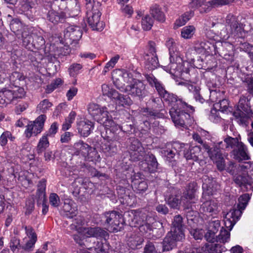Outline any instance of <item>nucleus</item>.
Here are the masks:
<instances>
[{
  "mask_svg": "<svg viewBox=\"0 0 253 253\" xmlns=\"http://www.w3.org/2000/svg\"><path fill=\"white\" fill-rule=\"evenodd\" d=\"M194 111V107L187 103V106L170 108L169 113L175 125L184 127L193 123V118L190 113Z\"/></svg>",
  "mask_w": 253,
  "mask_h": 253,
  "instance_id": "f257e3e1",
  "label": "nucleus"
},
{
  "mask_svg": "<svg viewBox=\"0 0 253 253\" xmlns=\"http://www.w3.org/2000/svg\"><path fill=\"white\" fill-rule=\"evenodd\" d=\"M21 35L23 45L28 49L44 48L45 42L40 32L37 31L30 32L26 28L22 31Z\"/></svg>",
  "mask_w": 253,
  "mask_h": 253,
  "instance_id": "f03ea898",
  "label": "nucleus"
},
{
  "mask_svg": "<svg viewBox=\"0 0 253 253\" xmlns=\"http://www.w3.org/2000/svg\"><path fill=\"white\" fill-rule=\"evenodd\" d=\"M101 221L108 231L117 232L123 228L124 219L116 211L106 212L101 216Z\"/></svg>",
  "mask_w": 253,
  "mask_h": 253,
  "instance_id": "7ed1b4c3",
  "label": "nucleus"
},
{
  "mask_svg": "<svg viewBox=\"0 0 253 253\" xmlns=\"http://www.w3.org/2000/svg\"><path fill=\"white\" fill-rule=\"evenodd\" d=\"M87 110L94 120L104 126H110L113 124V120L108 116V113L113 112L114 110L108 109L106 107L100 108L97 104L90 103Z\"/></svg>",
  "mask_w": 253,
  "mask_h": 253,
  "instance_id": "20e7f679",
  "label": "nucleus"
},
{
  "mask_svg": "<svg viewBox=\"0 0 253 253\" xmlns=\"http://www.w3.org/2000/svg\"><path fill=\"white\" fill-rule=\"evenodd\" d=\"M149 215L136 211H131L125 213V219L130 226L139 227L140 232L145 233L146 227V217Z\"/></svg>",
  "mask_w": 253,
  "mask_h": 253,
  "instance_id": "39448f33",
  "label": "nucleus"
},
{
  "mask_svg": "<svg viewBox=\"0 0 253 253\" xmlns=\"http://www.w3.org/2000/svg\"><path fill=\"white\" fill-rule=\"evenodd\" d=\"M235 164L230 162L229 164V167L227 168L228 172L233 175V181L242 190L244 191H248L249 188H252V185L253 184V178H252L249 174L243 173L242 174L235 175Z\"/></svg>",
  "mask_w": 253,
  "mask_h": 253,
  "instance_id": "423d86ee",
  "label": "nucleus"
},
{
  "mask_svg": "<svg viewBox=\"0 0 253 253\" xmlns=\"http://www.w3.org/2000/svg\"><path fill=\"white\" fill-rule=\"evenodd\" d=\"M102 90L104 95L114 99L118 106H129L131 104V100L128 96L120 94L115 89L110 88L107 84H104L102 85Z\"/></svg>",
  "mask_w": 253,
  "mask_h": 253,
  "instance_id": "0eeeda50",
  "label": "nucleus"
},
{
  "mask_svg": "<svg viewBox=\"0 0 253 253\" xmlns=\"http://www.w3.org/2000/svg\"><path fill=\"white\" fill-rule=\"evenodd\" d=\"M129 141L130 144L129 146V150L130 159L135 162L144 159L146 154L141 142L134 137L130 138Z\"/></svg>",
  "mask_w": 253,
  "mask_h": 253,
  "instance_id": "6e6552de",
  "label": "nucleus"
},
{
  "mask_svg": "<svg viewBox=\"0 0 253 253\" xmlns=\"http://www.w3.org/2000/svg\"><path fill=\"white\" fill-rule=\"evenodd\" d=\"M126 89V92L139 98L144 97L147 93L146 85L144 83L140 80L134 79L130 84L127 85Z\"/></svg>",
  "mask_w": 253,
  "mask_h": 253,
  "instance_id": "1a4fd4ad",
  "label": "nucleus"
},
{
  "mask_svg": "<svg viewBox=\"0 0 253 253\" xmlns=\"http://www.w3.org/2000/svg\"><path fill=\"white\" fill-rule=\"evenodd\" d=\"M45 119V115H41L35 121L30 122L25 131L26 137L30 138L33 134L36 135L41 133L43 127Z\"/></svg>",
  "mask_w": 253,
  "mask_h": 253,
  "instance_id": "9d476101",
  "label": "nucleus"
},
{
  "mask_svg": "<svg viewBox=\"0 0 253 253\" xmlns=\"http://www.w3.org/2000/svg\"><path fill=\"white\" fill-rule=\"evenodd\" d=\"M101 14L97 9L92 7L91 10H88L86 12L87 22L89 26L93 30L102 31L103 29V23L100 21Z\"/></svg>",
  "mask_w": 253,
  "mask_h": 253,
  "instance_id": "9b49d317",
  "label": "nucleus"
},
{
  "mask_svg": "<svg viewBox=\"0 0 253 253\" xmlns=\"http://www.w3.org/2000/svg\"><path fill=\"white\" fill-rule=\"evenodd\" d=\"M154 44L153 42H149V52L146 54L144 56L145 68L149 71H152L159 66L158 59L156 54V49Z\"/></svg>",
  "mask_w": 253,
  "mask_h": 253,
  "instance_id": "f8f14e48",
  "label": "nucleus"
},
{
  "mask_svg": "<svg viewBox=\"0 0 253 253\" xmlns=\"http://www.w3.org/2000/svg\"><path fill=\"white\" fill-rule=\"evenodd\" d=\"M179 151H183V156L187 161H198L201 155L200 146L191 147L188 144H181Z\"/></svg>",
  "mask_w": 253,
  "mask_h": 253,
  "instance_id": "ddd939ff",
  "label": "nucleus"
},
{
  "mask_svg": "<svg viewBox=\"0 0 253 253\" xmlns=\"http://www.w3.org/2000/svg\"><path fill=\"white\" fill-rule=\"evenodd\" d=\"M185 238L182 235L169 232L162 242L163 252H168L175 248L178 242H182Z\"/></svg>",
  "mask_w": 253,
  "mask_h": 253,
  "instance_id": "4468645a",
  "label": "nucleus"
},
{
  "mask_svg": "<svg viewBox=\"0 0 253 253\" xmlns=\"http://www.w3.org/2000/svg\"><path fill=\"white\" fill-rule=\"evenodd\" d=\"M82 36V31L79 27L69 26L64 31V38L67 43H77Z\"/></svg>",
  "mask_w": 253,
  "mask_h": 253,
  "instance_id": "2eb2a0df",
  "label": "nucleus"
},
{
  "mask_svg": "<svg viewBox=\"0 0 253 253\" xmlns=\"http://www.w3.org/2000/svg\"><path fill=\"white\" fill-rule=\"evenodd\" d=\"M159 95L171 107V108L174 107L187 106V103L185 101L178 98L176 95L169 92L165 88Z\"/></svg>",
  "mask_w": 253,
  "mask_h": 253,
  "instance_id": "dca6fc26",
  "label": "nucleus"
},
{
  "mask_svg": "<svg viewBox=\"0 0 253 253\" xmlns=\"http://www.w3.org/2000/svg\"><path fill=\"white\" fill-rule=\"evenodd\" d=\"M146 227L147 230H145V233L149 232L150 234L155 233H158V236L161 237L163 233V223L157 221L156 219L151 215H148L146 217Z\"/></svg>",
  "mask_w": 253,
  "mask_h": 253,
  "instance_id": "f3484780",
  "label": "nucleus"
},
{
  "mask_svg": "<svg viewBox=\"0 0 253 253\" xmlns=\"http://www.w3.org/2000/svg\"><path fill=\"white\" fill-rule=\"evenodd\" d=\"M133 79L131 73L127 72L123 73L119 78L114 80V84L120 91L126 92V84H131Z\"/></svg>",
  "mask_w": 253,
  "mask_h": 253,
  "instance_id": "a211bd4d",
  "label": "nucleus"
},
{
  "mask_svg": "<svg viewBox=\"0 0 253 253\" xmlns=\"http://www.w3.org/2000/svg\"><path fill=\"white\" fill-rule=\"evenodd\" d=\"M231 153L233 159L238 162L250 159L248 149L243 142L237 148L232 150Z\"/></svg>",
  "mask_w": 253,
  "mask_h": 253,
  "instance_id": "6ab92c4d",
  "label": "nucleus"
},
{
  "mask_svg": "<svg viewBox=\"0 0 253 253\" xmlns=\"http://www.w3.org/2000/svg\"><path fill=\"white\" fill-rule=\"evenodd\" d=\"M218 211L217 203L214 200H209L204 202L200 208V211L207 216L216 214Z\"/></svg>",
  "mask_w": 253,
  "mask_h": 253,
  "instance_id": "aec40b11",
  "label": "nucleus"
},
{
  "mask_svg": "<svg viewBox=\"0 0 253 253\" xmlns=\"http://www.w3.org/2000/svg\"><path fill=\"white\" fill-rule=\"evenodd\" d=\"M94 126V123L88 120L81 121L77 124L78 133L84 137L88 136L90 134Z\"/></svg>",
  "mask_w": 253,
  "mask_h": 253,
  "instance_id": "412c9836",
  "label": "nucleus"
},
{
  "mask_svg": "<svg viewBox=\"0 0 253 253\" xmlns=\"http://www.w3.org/2000/svg\"><path fill=\"white\" fill-rule=\"evenodd\" d=\"M242 211L238 209H233L226 214H224V222L226 227L230 230L234 225L236 220L238 219L241 215Z\"/></svg>",
  "mask_w": 253,
  "mask_h": 253,
  "instance_id": "4be33fe9",
  "label": "nucleus"
},
{
  "mask_svg": "<svg viewBox=\"0 0 253 253\" xmlns=\"http://www.w3.org/2000/svg\"><path fill=\"white\" fill-rule=\"evenodd\" d=\"M226 27L231 34H236L240 32L242 29L241 24L235 16L229 14L226 18Z\"/></svg>",
  "mask_w": 253,
  "mask_h": 253,
  "instance_id": "5701e85b",
  "label": "nucleus"
},
{
  "mask_svg": "<svg viewBox=\"0 0 253 253\" xmlns=\"http://www.w3.org/2000/svg\"><path fill=\"white\" fill-rule=\"evenodd\" d=\"M184 226V224L183 222L182 217L179 214L175 215L174 217L171 229L169 232L177 235H180V236L182 235L183 237L185 238Z\"/></svg>",
  "mask_w": 253,
  "mask_h": 253,
  "instance_id": "b1692460",
  "label": "nucleus"
},
{
  "mask_svg": "<svg viewBox=\"0 0 253 253\" xmlns=\"http://www.w3.org/2000/svg\"><path fill=\"white\" fill-rule=\"evenodd\" d=\"M218 146L215 145L212 147H210L207 144H203V148L208 153L209 157L212 161L216 160L217 158H219L222 156L220 148H223L224 144L222 142L218 143Z\"/></svg>",
  "mask_w": 253,
  "mask_h": 253,
  "instance_id": "393cba45",
  "label": "nucleus"
},
{
  "mask_svg": "<svg viewBox=\"0 0 253 253\" xmlns=\"http://www.w3.org/2000/svg\"><path fill=\"white\" fill-rule=\"evenodd\" d=\"M195 202H186L184 205V210L186 214L187 221L190 224V221L194 222L197 218L198 212L196 211L197 208L195 204Z\"/></svg>",
  "mask_w": 253,
  "mask_h": 253,
  "instance_id": "a878e982",
  "label": "nucleus"
},
{
  "mask_svg": "<svg viewBox=\"0 0 253 253\" xmlns=\"http://www.w3.org/2000/svg\"><path fill=\"white\" fill-rule=\"evenodd\" d=\"M215 45L205 40L198 41L195 46V50L197 52H204L208 54H212V50L215 51Z\"/></svg>",
  "mask_w": 253,
  "mask_h": 253,
  "instance_id": "bb28decb",
  "label": "nucleus"
},
{
  "mask_svg": "<svg viewBox=\"0 0 253 253\" xmlns=\"http://www.w3.org/2000/svg\"><path fill=\"white\" fill-rule=\"evenodd\" d=\"M73 148L75 151V155L77 156L82 155L84 157H86L88 155L91 147L87 144L80 140L74 143Z\"/></svg>",
  "mask_w": 253,
  "mask_h": 253,
  "instance_id": "cd10ccee",
  "label": "nucleus"
},
{
  "mask_svg": "<svg viewBox=\"0 0 253 253\" xmlns=\"http://www.w3.org/2000/svg\"><path fill=\"white\" fill-rule=\"evenodd\" d=\"M65 18L66 14L62 11H57L52 9L49 10L47 13V20L54 25L62 22Z\"/></svg>",
  "mask_w": 253,
  "mask_h": 253,
  "instance_id": "c85d7f7f",
  "label": "nucleus"
},
{
  "mask_svg": "<svg viewBox=\"0 0 253 253\" xmlns=\"http://www.w3.org/2000/svg\"><path fill=\"white\" fill-rule=\"evenodd\" d=\"M86 234L88 237H94L97 239L104 238L109 236L108 232L104 229L99 227H90L87 229Z\"/></svg>",
  "mask_w": 253,
  "mask_h": 253,
  "instance_id": "c756f323",
  "label": "nucleus"
},
{
  "mask_svg": "<svg viewBox=\"0 0 253 253\" xmlns=\"http://www.w3.org/2000/svg\"><path fill=\"white\" fill-rule=\"evenodd\" d=\"M191 5L199 9L201 13H208L211 11L209 0H192Z\"/></svg>",
  "mask_w": 253,
  "mask_h": 253,
  "instance_id": "7c9ffc66",
  "label": "nucleus"
},
{
  "mask_svg": "<svg viewBox=\"0 0 253 253\" xmlns=\"http://www.w3.org/2000/svg\"><path fill=\"white\" fill-rule=\"evenodd\" d=\"M128 237L127 244L133 250L139 249L143 242V239L135 233H130L127 235Z\"/></svg>",
  "mask_w": 253,
  "mask_h": 253,
  "instance_id": "2f4dec72",
  "label": "nucleus"
},
{
  "mask_svg": "<svg viewBox=\"0 0 253 253\" xmlns=\"http://www.w3.org/2000/svg\"><path fill=\"white\" fill-rule=\"evenodd\" d=\"M63 211L65 212L64 215L68 218H73L78 214L77 207L73 201L65 202L63 206Z\"/></svg>",
  "mask_w": 253,
  "mask_h": 253,
  "instance_id": "473e14b6",
  "label": "nucleus"
},
{
  "mask_svg": "<svg viewBox=\"0 0 253 253\" xmlns=\"http://www.w3.org/2000/svg\"><path fill=\"white\" fill-rule=\"evenodd\" d=\"M14 92L12 90L3 89L0 91V105H4L14 101Z\"/></svg>",
  "mask_w": 253,
  "mask_h": 253,
  "instance_id": "72a5a7b5",
  "label": "nucleus"
},
{
  "mask_svg": "<svg viewBox=\"0 0 253 253\" xmlns=\"http://www.w3.org/2000/svg\"><path fill=\"white\" fill-rule=\"evenodd\" d=\"M224 142L225 145L226 149H231L234 150L237 148L240 144L242 143L241 141V137H232L227 136L224 139Z\"/></svg>",
  "mask_w": 253,
  "mask_h": 253,
  "instance_id": "f704fd0d",
  "label": "nucleus"
},
{
  "mask_svg": "<svg viewBox=\"0 0 253 253\" xmlns=\"http://www.w3.org/2000/svg\"><path fill=\"white\" fill-rule=\"evenodd\" d=\"M227 47H230L231 46L226 43H217V44L215 45L214 54H218L220 56H223L224 58L230 60L232 57L226 51Z\"/></svg>",
  "mask_w": 253,
  "mask_h": 253,
  "instance_id": "c9c22d12",
  "label": "nucleus"
},
{
  "mask_svg": "<svg viewBox=\"0 0 253 253\" xmlns=\"http://www.w3.org/2000/svg\"><path fill=\"white\" fill-rule=\"evenodd\" d=\"M205 250L208 253H222L227 250L223 245L218 244V242L207 244Z\"/></svg>",
  "mask_w": 253,
  "mask_h": 253,
  "instance_id": "e433bc0d",
  "label": "nucleus"
},
{
  "mask_svg": "<svg viewBox=\"0 0 253 253\" xmlns=\"http://www.w3.org/2000/svg\"><path fill=\"white\" fill-rule=\"evenodd\" d=\"M150 12L153 17L156 20L161 22L165 21V15L161 11L159 5L157 4L152 5L150 9Z\"/></svg>",
  "mask_w": 253,
  "mask_h": 253,
  "instance_id": "4c0bfd02",
  "label": "nucleus"
},
{
  "mask_svg": "<svg viewBox=\"0 0 253 253\" xmlns=\"http://www.w3.org/2000/svg\"><path fill=\"white\" fill-rule=\"evenodd\" d=\"M180 144L181 143H174L172 145V149L167 148L166 149H164L162 151V154L166 157H167V159L169 161H172V159L174 158L175 154L177 152V150H176V148H179L180 149Z\"/></svg>",
  "mask_w": 253,
  "mask_h": 253,
  "instance_id": "58836bf2",
  "label": "nucleus"
},
{
  "mask_svg": "<svg viewBox=\"0 0 253 253\" xmlns=\"http://www.w3.org/2000/svg\"><path fill=\"white\" fill-rule=\"evenodd\" d=\"M131 186L137 193H143L148 188L147 183L145 181L139 179L132 180Z\"/></svg>",
  "mask_w": 253,
  "mask_h": 253,
  "instance_id": "ea45409f",
  "label": "nucleus"
},
{
  "mask_svg": "<svg viewBox=\"0 0 253 253\" xmlns=\"http://www.w3.org/2000/svg\"><path fill=\"white\" fill-rule=\"evenodd\" d=\"M194 15V12L192 10L185 12L175 22V26L177 27H181L185 25Z\"/></svg>",
  "mask_w": 253,
  "mask_h": 253,
  "instance_id": "a19ab883",
  "label": "nucleus"
},
{
  "mask_svg": "<svg viewBox=\"0 0 253 253\" xmlns=\"http://www.w3.org/2000/svg\"><path fill=\"white\" fill-rule=\"evenodd\" d=\"M241 81L247 92L253 95V77L249 75L242 77Z\"/></svg>",
  "mask_w": 253,
  "mask_h": 253,
  "instance_id": "79ce46f5",
  "label": "nucleus"
},
{
  "mask_svg": "<svg viewBox=\"0 0 253 253\" xmlns=\"http://www.w3.org/2000/svg\"><path fill=\"white\" fill-rule=\"evenodd\" d=\"M46 180L42 179L38 184L36 196L39 200H44L45 197Z\"/></svg>",
  "mask_w": 253,
  "mask_h": 253,
  "instance_id": "37998d69",
  "label": "nucleus"
},
{
  "mask_svg": "<svg viewBox=\"0 0 253 253\" xmlns=\"http://www.w3.org/2000/svg\"><path fill=\"white\" fill-rule=\"evenodd\" d=\"M146 160L149 166L150 173L154 172L157 169L158 163L155 156L152 153H148L146 156Z\"/></svg>",
  "mask_w": 253,
  "mask_h": 253,
  "instance_id": "c03bdc74",
  "label": "nucleus"
},
{
  "mask_svg": "<svg viewBox=\"0 0 253 253\" xmlns=\"http://www.w3.org/2000/svg\"><path fill=\"white\" fill-rule=\"evenodd\" d=\"M191 88L189 91L192 93L194 98L197 101H199L201 103L205 102V99L200 93L201 88L197 85L195 84H193L192 86H189Z\"/></svg>",
  "mask_w": 253,
  "mask_h": 253,
  "instance_id": "a18cd8bd",
  "label": "nucleus"
},
{
  "mask_svg": "<svg viewBox=\"0 0 253 253\" xmlns=\"http://www.w3.org/2000/svg\"><path fill=\"white\" fill-rule=\"evenodd\" d=\"M230 238L229 231L221 227L219 234L216 236V242L224 244L230 240Z\"/></svg>",
  "mask_w": 253,
  "mask_h": 253,
  "instance_id": "49530a36",
  "label": "nucleus"
},
{
  "mask_svg": "<svg viewBox=\"0 0 253 253\" xmlns=\"http://www.w3.org/2000/svg\"><path fill=\"white\" fill-rule=\"evenodd\" d=\"M143 112L145 113V115L153 119L163 118L165 117L164 114L161 111L156 109L145 108Z\"/></svg>",
  "mask_w": 253,
  "mask_h": 253,
  "instance_id": "de8ad7c7",
  "label": "nucleus"
},
{
  "mask_svg": "<svg viewBox=\"0 0 253 253\" xmlns=\"http://www.w3.org/2000/svg\"><path fill=\"white\" fill-rule=\"evenodd\" d=\"M195 31L196 29L193 25L185 26L181 29V36L185 39H191L194 35Z\"/></svg>",
  "mask_w": 253,
  "mask_h": 253,
  "instance_id": "09e8293b",
  "label": "nucleus"
},
{
  "mask_svg": "<svg viewBox=\"0 0 253 253\" xmlns=\"http://www.w3.org/2000/svg\"><path fill=\"white\" fill-rule=\"evenodd\" d=\"M113 132V138H111V141H119L125 136L124 131L122 130V128H121L115 123L114 126Z\"/></svg>",
  "mask_w": 253,
  "mask_h": 253,
  "instance_id": "8fccbe9b",
  "label": "nucleus"
},
{
  "mask_svg": "<svg viewBox=\"0 0 253 253\" xmlns=\"http://www.w3.org/2000/svg\"><path fill=\"white\" fill-rule=\"evenodd\" d=\"M239 170L249 173L253 175V162H246L240 164L238 167Z\"/></svg>",
  "mask_w": 253,
  "mask_h": 253,
  "instance_id": "3c124183",
  "label": "nucleus"
},
{
  "mask_svg": "<svg viewBox=\"0 0 253 253\" xmlns=\"http://www.w3.org/2000/svg\"><path fill=\"white\" fill-rule=\"evenodd\" d=\"M170 63L168 66V70L170 74L174 76L178 77L179 76V62L180 60L177 59V61L178 62H172V58H170Z\"/></svg>",
  "mask_w": 253,
  "mask_h": 253,
  "instance_id": "603ef678",
  "label": "nucleus"
},
{
  "mask_svg": "<svg viewBox=\"0 0 253 253\" xmlns=\"http://www.w3.org/2000/svg\"><path fill=\"white\" fill-rule=\"evenodd\" d=\"M167 203L169 206L174 209H179L181 201L177 195H170L168 198Z\"/></svg>",
  "mask_w": 253,
  "mask_h": 253,
  "instance_id": "864d4df0",
  "label": "nucleus"
},
{
  "mask_svg": "<svg viewBox=\"0 0 253 253\" xmlns=\"http://www.w3.org/2000/svg\"><path fill=\"white\" fill-rule=\"evenodd\" d=\"M166 45L169 48L170 58H173V60H174V57L177 56V54H176L177 49L174 40L171 38L169 39L166 42Z\"/></svg>",
  "mask_w": 253,
  "mask_h": 253,
  "instance_id": "5fc2aeb1",
  "label": "nucleus"
},
{
  "mask_svg": "<svg viewBox=\"0 0 253 253\" xmlns=\"http://www.w3.org/2000/svg\"><path fill=\"white\" fill-rule=\"evenodd\" d=\"M48 136L44 134L40 139L37 146L38 153H42L49 146V141L47 139Z\"/></svg>",
  "mask_w": 253,
  "mask_h": 253,
  "instance_id": "6e6d98bb",
  "label": "nucleus"
},
{
  "mask_svg": "<svg viewBox=\"0 0 253 253\" xmlns=\"http://www.w3.org/2000/svg\"><path fill=\"white\" fill-rule=\"evenodd\" d=\"M154 24V20L149 15H145L142 18L141 25L144 30L149 31Z\"/></svg>",
  "mask_w": 253,
  "mask_h": 253,
  "instance_id": "4d7b16f0",
  "label": "nucleus"
},
{
  "mask_svg": "<svg viewBox=\"0 0 253 253\" xmlns=\"http://www.w3.org/2000/svg\"><path fill=\"white\" fill-rule=\"evenodd\" d=\"M229 103L227 100L222 99L213 104L215 109H217L221 112H227L228 109Z\"/></svg>",
  "mask_w": 253,
  "mask_h": 253,
  "instance_id": "13d9d810",
  "label": "nucleus"
},
{
  "mask_svg": "<svg viewBox=\"0 0 253 253\" xmlns=\"http://www.w3.org/2000/svg\"><path fill=\"white\" fill-rule=\"evenodd\" d=\"M179 62V76H183L184 74H187L189 72L190 65L187 61H183L181 59H178Z\"/></svg>",
  "mask_w": 253,
  "mask_h": 253,
  "instance_id": "bf43d9fd",
  "label": "nucleus"
},
{
  "mask_svg": "<svg viewBox=\"0 0 253 253\" xmlns=\"http://www.w3.org/2000/svg\"><path fill=\"white\" fill-rule=\"evenodd\" d=\"M202 179L203 188L207 189L208 191H210L212 188L213 183L215 182L212 177H210L208 175H204L202 177Z\"/></svg>",
  "mask_w": 253,
  "mask_h": 253,
  "instance_id": "052dcab7",
  "label": "nucleus"
},
{
  "mask_svg": "<svg viewBox=\"0 0 253 253\" xmlns=\"http://www.w3.org/2000/svg\"><path fill=\"white\" fill-rule=\"evenodd\" d=\"M72 219L71 228L72 229L77 230L78 227L82 225L84 222L83 217L76 214Z\"/></svg>",
  "mask_w": 253,
  "mask_h": 253,
  "instance_id": "680f3d73",
  "label": "nucleus"
},
{
  "mask_svg": "<svg viewBox=\"0 0 253 253\" xmlns=\"http://www.w3.org/2000/svg\"><path fill=\"white\" fill-rule=\"evenodd\" d=\"M10 28L11 30L14 33L20 31L22 28L21 22L18 19H13L10 23Z\"/></svg>",
  "mask_w": 253,
  "mask_h": 253,
  "instance_id": "e2e57ef3",
  "label": "nucleus"
},
{
  "mask_svg": "<svg viewBox=\"0 0 253 253\" xmlns=\"http://www.w3.org/2000/svg\"><path fill=\"white\" fill-rule=\"evenodd\" d=\"M152 107L153 108L158 109L161 111H164L163 109L164 103L162 98L160 97H156L152 98Z\"/></svg>",
  "mask_w": 253,
  "mask_h": 253,
  "instance_id": "0e129e2a",
  "label": "nucleus"
},
{
  "mask_svg": "<svg viewBox=\"0 0 253 253\" xmlns=\"http://www.w3.org/2000/svg\"><path fill=\"white\" fill-rule=\"evenodd\" d=\"M191 236L196 240H202L205 234L204 231L202 229H191L189 231Z\"/></svg>",
  "mask_w": 253,
  "mask_h": 253,
  "instance_id": "69168bd1",
  "label": "nucleus"
},
{
  "mask_svg": "<svg viewBox=\"0 0 253 253\" xmlns=\"http://www.w3.org/2000/svg\"><path fill=\"white\" fill-rule=\"evenodd\" d=\"M82 68V66L80 64L74 63L72 64L69 68V74L71 76L75 77L79 74L80 70Z\"/></svg>",
  "mask_w": 253,
  "mask_h": 253,
  "instance_id": "338daca9",
  "label": "nucleus"
},
{
  "mask_svg": "<svg viewBox=\"0 0 253 253\" xmlns=\"http://www.w3.org/2000/svg\"><path fill=\"white\" fill-rule=\"evenodd\" d=\"M52 106V103L47 99H44L41 101L38 105L37 108L42 112H45Z\"/></svg>",
  "mask_w": 253,
  "mask_h": 253,
  "instance_id": "774afa93",
  "label": "nucleus"
}]
</instances>
